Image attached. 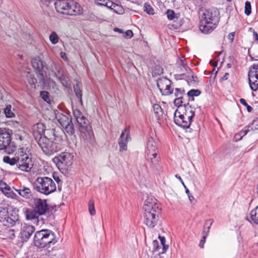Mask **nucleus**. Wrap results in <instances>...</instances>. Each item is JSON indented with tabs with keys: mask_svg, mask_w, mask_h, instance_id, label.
I'll return each mask as SVG.
<instances>
[{
	"mask_svg": "<svg viewBox=\"0 0 258 258\" xmlns=\"http://www.w3.org/2000/svg\"><path fill=\"white\" fill-rule=\"evenodd\" d=\"M201 91L199 90L191 89L187 92L188 97L198 96L200 95Z\"/></svg>",
	"mask_w": 258,
	"mask_h": 258,
	"instance_id": "a18cd8bd",
	"label": "nucleus"
},
{
	"mask_svg": "<svg viewBox=\"0 0 258 258\" xmlns=\"http://www.w3.org/2000/svg\"><path fill=\"white\" fill-rule=\"evenodd\" d=\"M251 220L255 224H258V209L255 208L250 213Z\"/></svg>",
	"mask_w": 258,
	"mask_h": 258,
	"instance_id": "f704fd0d",
	"label": "nucleus"
},
{
	"mask_svg": "<svg viewBox=\"0 0 258 258\" xmlns=\"http://www.w3.org/2000/svg\"><path fill=\"white\" fill-rule=\"evenodd\" d=\"M31 63L33 68L39 72V83L43 85L45 83V78L43 74L41 73L44 67L42 60L39 57H36L32 59Z\"/></svg>",
	"mask_w": 258,
	"mask_h": 258,
	"instance_id": "f3484780",
	"label": "nucleus"
},
{
	"mask_svg": "<svg viewBox=\"0 0 258 258\" xmlns=\"http://www.w3.org/2000/svg\"><path fill=\"white\" fill-rule=\"evenodd\" d=\"M74 90H75V94H76V96L77 97V98L78 99H79L80 102L81 103V104H82L83 101H82V91L80 89L79 85L78 84H77L75 86H74Z\"/></svg>",
	"mask_w": 258,
	"mask_h": 258,
	"instance_id": "4c0bfd02",
	"label": "nucleus"
},
{
	"mask_svg": "<svg viewBox=\"0 0 258 258\" xmlns=\"http://www.w3.org/2000/svg\"><path fill=\"white\" fill-rule=\"evenodd\" d=\"M109 1L110 0H95V4L98 6L107 7V5L106 4V3L108 4V2H109Z\"/></svg>",
	"mask_w": 258,
	"mask_h": 258,
	"instance_id": "3c124183",
	"label": "nucleus"
},
{
	"mask_svg": "<svg viewBox=\"0 0 258 258\" xmlns=\"http://www.w3.org/2000/svg\"><path fill=\"white\" fill-rule=\"evenodd\" d=\"M32 130L33 137L37 142L39 140L43 138L46 128L42 123H37L32 126Z\"/></svg>",
	"mask_w": 258,
	"mask_h": 258,
	"instance_id": "6ab92c4d",
	"label": "nucleus"
},
{
	"mask_svg": "<svg viewBox=\"0 0 258 258\" xmlns=\"http://www.w3.org/2000/svg\"><path fill=\"white\" fill-rule=\"evenodd\" d=\"M9 215L8 210L4 207H0V222L2 224L6 221L8 215Z\"/></svg>",
	"mask_w": 258,
	"mask_h": 258,
	"instance_id": "7c9ffc66",
	"label": "nucleus"
},
{
	"mask_svg": "<svg viewBox=\"0 0 258 258\" xmlns=\"http://www.w3.org/2000/svg\"><path fill=\"white\" fill-rule=\"evenodd\" d=\"M54 5L56 11L63 15L78 16L84 12L80 4L74 1L56 0Z\"/></svg>",
	"mask_w": 258,
	"mask_h": 258,
	"instance_id": "f03ea898",
	"label": "nucleus"
},
{
	"mask_svg": "<svg viewBox=\"0 0 258 258\" xmlns=\"http://www.w3.org/2000/svg\"><path fill=\"white\" fill-rule=\"evenodd\" d=\"M59 37L54 31L52 32L49 35V40L53 44H56L58 42Z\"/></svg>",
	"mask_w": 258,
	"mask_h": 258,
	"instance_id": "ea45409f",
	"label": "nucleus"
},
{
	"mask_svg": "<svg viewBox=\"0 0 258 258\" xmlns=\"http://www.w3.org/2000/svg\"><path fill=\"white\" fill-rule=\"evenodd\" d=\"M52 255L55 256L54 258H64V255L62 252L57 251L55 252L54 253L52 254Z\"/></svg>",
	"mask_w": 258,
	"mask_h": 258,
	"instance_id": "6e6d98bb",
	"label": "nucleus"
},
{
	"mask_svg": "<svg viewBox=\"0 0 258 258\" xmlns=\"http://www.w3.org/2000/svg\"><path fill=\"white\" fill-rule=\"evenodd\" d=\"M175 177L176 178H177L178 179H179V180L182 183V186H183L184 187V188H185L186 194H189V190L187 188V187L185 186V185L184 184V183L182 178H181V177L178 174H176L175 175Z\"/></svg>",
	"mask_w": 258,
	"mask_h": 258,
	"instance_id": "864d4df0",
	"label": "nucleus"
},
{
	"mask_svg": "<svg viewBox=\"0 0 258 258\" xmlns=\"http://www.w3.org/2000/svg\"><path fill=\"white\" fill-rule=\"evenodd\" d=\"M60 57L64 60H67L68 59L67 54L65 52H61L60 53Z\"/></svg>",
	"mask_w": 258,
	"mask_h": 258,
	"instance_id": "0e129e2a",
	"label": "nucleus"
},
{
	"mask_svg": "<svg viewBox=\"0 0 258 258\" xmlns=\"http://www.w3.org/2000/svg\"><path fill=\"white\" fill-rule=\"evenodd\" d=\"M14 109L11 105H7L4 108V112L7 118H13L15 117V114L13 112Z\"/></svg>",
	"mask_w": 258,
	"mask_h": 258,
	"instance_id": "cd10ccee",
	"label": "nucleus"
},
{
	"mask_svg": "<svg viewBox=\"0 0 258 258\" xmlns=\"http://www.w3.org/2000/svg\"><path fill=\"white\" fill-rule=\"evenodd\" d=\"M49 68L53 74V76L57 74L59 70H61L59 64L54 61H53L50 63L49 66Z\"/></svg>",
	"mask_w": 258,
	"mask_h": 258,
	"instance_id": "c756f323",
	"label": "nucleus"
},
{
	"mask_svg": "<svg viewBox=\"0 0 258 258\" xmlns=\"http://www.w3.org/2000/svg\"><path fill=\"white\" fill-rule=\"evenodd\" d=\"M167 17L168 19L172 20L175 18V12L171 10H168L166 12Z\"/></svg>",
	"mask_w": 258,
	"mask_h": 258,
	"instance_id": "8fccbe9b",
	"label": "nucleus"
},
{
	"mask_svg": "<svg viewBox=\"0 0 258 258\" xmlns=\"http://www.w3.org/2000/svg\"><path fill=\"white\" fill-rule=\"evenodd\" d=\"M112 11L113 12L118 14H121L124 12L122 7L118 4L114 6V8H112Z\"/></svg>",
	"mask_w": 258,
	"mask_h": 258,
	"instance_id": "37998d69",
	"label": "nucleus"
},
{
	"mask_svg": "<svg viewBox=\"0 0 258 258\" xmlns=\"http://www.w3.org/2000/svg\"><path fill=\"white\" fill-rule=\"evenodd\" d=\"M253 35L254 36L255 41H256L258 43V34H257V33L254 31Z\"/></svg>",
	"mask_w": 258,
	"mask_h": 258,
	"instance_id": "69168bd1",
	"label": "nucleus"
},
{
	"mask_svg": "<svg viewBox=\"0 0 258 258\" xmlns=\"http://www.w3.org/2000/svg\"><path fill=\"white\" fill-rule=\"evenodd\" d=\"M188 197V199L190 202L192 201V200H194V197L190 194V192L189 191V194H187Z\"/></svg>",
	"mask_w": 258,
	"mask_h": 258,
	"instance_id": "338daca9",
	"label": "nucleus"
},
{
	"mask_svg": "<svg viewBox=\"0 0 258 258\" xmlns=\"http://www.w3.org/2000/svg\"><path fill=\"white\" fill-rule=\"evenodd\" d=\"M35 231V228L32 225H25L21 230V238L23 241H27Z\"/></svg>",
	"mask_w": 258,
	"mask_h": 258,
	"instance_id": "412c9836",
	"label": "nucleus"
},
{
	"mask_svg": "<svg viewBox=\"0 0 258 258\" xmlns=\"http://www.w3.org/2000/svg\"><path fill=\"white\" fill-rule=\"evenodd\" d=\"M34 208L39 215H44L48 210V207L46 200H43L38 198L34 199Z\"/></svg>",
	"mask_w": 258,
	"mask_h": 258,
	"instance_id": "a211bd4d",
	"label": "nucleus"
},
{
	"mask_svg": "<svg viewBox=\"0 0 258 258\" xmlns=\"http://www.w3.org/2000/svg\"><path fill=\"white\" fill-rule=\"evenodd\" d=\"M143 208L144 224L150 228L154 227L158 221L160 211L157 200L152 196L148 197Z\"/></svg>",
	"mask_w": 258,
	"mask_h": 258,
	"instance_id": "f257e3e1",
	"label": "nucleus"
},
{
	"mask_svg": "<svg viewBox=\"0 0 258 258\" xmlns=\"http://www.w3.org/2000/svg\"><path fill=\"white\" fill-rule=\"evenodd\" d=\"M248 76L251 89L256 91L258 90V62L250 66Z\"/></svg>",
	"mask_w": 258,
	"mask_h": 258,
	"instance_id": "9b49d317",
	"label": "nucleus"
},
{
	"mask_svg": "<svg viewBox=\"0 0 258 258\" xmlns=\"http://www.w3.org/2000/svg\"><path fill=\"white\" fill-rule=\"evenodd\" d=\"M159 239L161 241V243L163 246V249L162 253H164L167 250L168 248V245L165 244V238L163 236H161L160 235L159 236Z\"/></svg>",
	"mask_w": 258,
	"mask_h": 258,
	"instance_id": "c03bdc74",
	"label": "nucleus"
},
{
	"mask_svg": "<svg viewBox=\"0 0 258 258\" xmlns=\"http://www.w3.org/2000/svg\"><path fill=\"white\" fill-rule=\"evenodd\" d=\"M73 114L78 124L82 138L87 142L93 144L94 141V136L88 119L78 109L74 110Z\"/></svg>",
	"mask_w": 258,
	"mask_h": 258,
	"instance_id": "20e7f679",
	"label": "nucleus"
},
{
	"mask_svg": "<svg viewBox=\"0 0 258 258\" xmlns=\"http://www.w3.org/2000/svg\"><path fill=\"white\" fill-rule=\"evenodd\" d=\"M174 121L177 125L183 128H188L190 126L192 120L188 119L186 116L181 114H176V112H174Z\"/></svg>",
	"mask_w": 258,
	"mask_h": 258,
	"instance_id": "dca6fc26",
	"label": "nucleus"
},
{
	"mask_svg": "<svg viewBox=\"0 0 258 258\" xmlns=\"http://www.w3.org/2000/svg\"><path fill=\"white\" fill-rule=\"evenodd\" d=\"M56 242L55 234L49 230L43 229L38 231L34 235V245L39 248L46 247L48 249Z\"/></svg>",
	"mask_w": 258,
	"mask_h": 258,
	"instance_id": "39448f33",
	"label": "nucleus"
},
{
	"mask_svg": "<svg viewBox=\"0 0 258 258\" xmlns=\"http://www.w3.org/2000/svg\"><path fill=\"white\" fill-rule=\"evenodd\" d=\"M179 64L183 66V67L186 70L187 73H189L191 72V69L186 66V63H185L182 60L180 59L179 60Z\"/></svg>",
	"mask_w": 258,
	"mask_h": 258,
	"instance_id": "5fc2aeb1",
	"label": "nucleus"
},
{
	"mask_svg": "<svg viewBox=\"0 0 258 258\" xmlns=\"http://www.w3.org/2000/svg\"><path fill=\"white\" fill-rule=\"evenodd\" d=\"M106 4L107 5V6L106 7L109 8V9L111 10L112 11V8H114V6H115L116 5H117L116 4H115L110 1H109V2H108V4L106 3Z\"/></svg>",
	"mask_w": 258,
	"mask_h": 258,
	"instance_id": "bf43d9fd",
	"label": "nucleus"
},
{
	"mask_svg": "<svg viewBox=\"0 0 258 258\" xmlns=\"http://www.w3.org/2000/svg\"><path fill=\"white\" fill-rule=\"evenodd\" d=\"M17 160L18 158L15 155V157L11 158L8 156H5L3 158V161L7 164H10L11 166L16 165L17 166Z\"/></svg>",
	"mask_w": 258,
	"mask_h": 258,
	"instance_id": "c85d7f7f",
	"label": "nucleus"
},
{
	"mask_svg": "<svg viewBox=\"0 0 258 258\" xmlns=\"http://www.w3.org/2000/svg\"><path fill=\"white\" fill-rule=\"evenodd\" d=\"M36 190L45 195H48L56 189L54 181L48 177H38L35 182Z\"/></svg>",
	"mask_w": 258,
	"mask_h": 258,
	"instance_id": "0eeeda50",
	"label": "nucleus"
},
{
	"mask_svg": "<svg viewBox=\"0 0 258 258\" xmlns=\"http://www.w3.org/2000/svg\"><path fill=\"white\" fill-rule=\"evenodd\" d=\"M157 86L163 95H168L173 92V89L171 88V81L166 78L158 79Z\"/></svg>",
	"mask_w": 258,
	"mask_h": 258,
	"instance_id": "ddd939ff",
	"label": "nucleus"
},
{
	"mask_svg": "<svg viewBox=\"0 0 258 258\" xmlns=\"http://www.w3.org/2000/svg\"><path fill=\"white\" fill-rule=\"evenodd\" d=\"M88 210L91 215L93 216L96 214V211L94 207V201L93 199H90L89 202Z\"/></svg>",
	"mask_w": 258,
	"mask_h": 258,
	"instance_id": "e433bc0d",
	"label": "nucleus"
},
{
	"mask_svg": "<svg viewBox=\"0 0 258 258\" xmlns=\"http://www.w3.org/2000/svg\"><path fill=\"white\" fill-rule=\"evenodd\" d=\"M40 95L45 101L48 102L49 100L48 92L46 91H42L41 92Z\"/></svg>",
	"mask_w": 258,
	"mask_h": 258,
	"instance_id": "603ef678",
	"label": "nucleus"
},
{
	"mask_svg": "<svg viewBox=\"0 0 258 258\" xmlns=\"http://www.w3.org/2000/svg\"><path fill=\"white\" fill-rule=\"evenodd\" d=\"M241 104L246 107L247 110L248 112H250L252 110V107L248 105L245 99L241 98L239 100Z\"/></svg>",
	"mask_w": 258,
	"mask_h": 258,
	"instance_id": "09e8293b",
	"label": "nucleus"
},
{
	"mask_svg": "<svg viewBox=\"0 0 258 258\" xmlns=\"http://www.w3.org/2000/svg\"><path fill=\"white\" fill-rule=\"evenodd\" d=\"M37 143L43 153L47 155H52L59 150L58 145L53 142V140H49L46 137L39 140Z\"/></svg>",
	"mask_w": 258,
	"mask_h": 258,
	"instance_id": "9d476101",
	"label": "nucleus"
},
{
	"mask_svg": "<svg viewBox=\"0 0 258 258\" xmlns=\"http://www.w3.org/2000/svg\"><path fill=\"white\" fill-rule=\"evenodd\" d=\"M245 10L244 13L245 14L248 16L251 13V4L249 1H246L245 3Z\"/></svg>",
	"mask_w": 258,
	"mask_h": 258,
	"instance_id": "49530a36",
	"label": "nucleus"
},
{
	"mask_svg": "<svg viewBox=\"0 0 258 258\" xmlns=\"http://www.w3.org/2000/svg\"><path fill=\"white\" fill-rule=\"evenodd\" d=\"M176 114H181L186 116L187 118L192 120L195 116V108L192 107L189 103L184 104L183 106H179L175 111Z\"/></svg>",
	"mask_w": 258,
	"mask_h": 258,
	"instance_id": "2eb2a0df",
	"label": "nucleus"
},
{
	"mask_svg": "<svg viewBox=\"0 0 258 258\" xmlns=\"http://www.w3.org/2000/svg\"><path fill=\"white\" fill-rule=\"evenodd\" d=\"M8 236L10 239H14L15 237L14 230L11 229L8 231Z\"/></svg>",
	"mask_w": 258,
	"mask_h": 258,
	"instance_id": "13d9d810",
	"label": "nucleus"
},
{
	"mask_svg": "<svg viewBox=\"0 0 258 258\" xmlns=\"http://www.w3.org/2000/svg\"><path fill=\"white\" fill-rule=\"evenodd\" d=\"M46 133L44 134L43 137H46L49 140H55L56 138V135L55 134V131L53 129H48L46 130Z\"/></svg>",
	"mask_w": 258,
	"mask_h": 258,
	"instance_id": "473e14b6",
	"label": "nucleus"
},
{
	"mask_svg": "<svg viewBox=\"0 0 258 258\" xmlns=\"http://www.w3.org/2000/svg\"><path fill=\"white\" fill-rule=\"evenodd\" d=\"M158 153V148L157 144L155 140L152 137H149L147 139L146 143V154H153Z\"/></svg>",
	"mask_w": 258,
	"mask_h": 258,
	"instance_id": "b1692460",
	"label": "nucleus"
},
{
	"mask_svg": "<svg viewBox=\"0 0 258 258\" xmlns=\"http://www.w3.org/2000/svg\"><path fill=\"white\" fill-rule=\"evenodd\" d=\"M55 118L61 126L64 128L66 132L72 136L75 133L74 124L72 121L71 116L67 113H62L58 110L54 111Z\"/></svg>",
	"mask_w": 258,
	"mask_h": 258,
	"instance_id": "1a4fd4ad",
	"label": "nucleus"
},
{
	"mask_svg": "<svg viewBox=\"0 0 258 258\" xmlns=\"http://www.w3.org/2000/svg\"><path fill=\"white\" fill-rule=\"evenodd\" d=\"M183 100V97H176L174 100V104L175 106H177V108L179 106H183V105H182V103L184 102Z\"/></svg>",
	"mask_w": 258,
	"mask_h": 258,
	"instance_id": "de8ad7c7",
	"label": "nucleus"
},
{
	"mask_svg": "<svg viewBox=\"0 0 258 258\" xmlns=\"http://www.w3.org/2000/svg\"><path fill=\"white\" fill-rule=\"evenodd\" d=\"M3 224L7 226H13L18 222V217L17 216H14L13 215H8L6 219Z\"/></svg>",
	"mask_w": 258,
	"mask_h": 258,
	"instance_id": "393cba45",
	"label": "nucleus"
},
{
	"mask_svg": "<svg viewBox=\"0 0 258 258\" xmlns=\"http://www.w3.org/2000/svg\"><path fill=\"white\" fill-rule=\"evenodd\" d=\"M13 188L20 196L26 199H30L33 196L31 189L24 185L14 186Z\"/></svg>",
	"mask_w": 258,
	"mask_h": 258,
	"instance_id": "aec40b11",
	"label": "nucleus"
},
{
	"mask_svg": "<svg viewBox=\"0 0 258 258\" xmlns=\"http://www.w3.org/2000/svg\"><path fill=\"white\" fill-rule=\"evenodd\" d=\"M153 110L155 116L157 119H159L163 114V111L161 107L158 104H155L153 105Z\"/></svg>",
	"mask_w": 258,
	"mask_h": 258,
	"instance_id": "2f4dec72",
	"label": "nucleus"
},
{
	"mask_svg": "<svg viewBox=\"0 0 258 258\" xmlns=\"http://www.w3.org/2000/svg\"><path fill=\"white\" fill-rule=\"evenodd\" d=\"M146 156L147 160L151 162V167L153 169L160 171L161 168L159 165L160 157L158 156L157 153L147 154Z\"/></svg>",
	"mask_w": 258,
	"mask_h": 258,
	"instance_id": "5701e85b",
	"label": "nucleus"
},
{
	"mask_svg": "<svg viewBox=\"0 0 258 258\" xmlns=\"http://www.w3.org/2000/svg\"><path fill=\"white\" fill-rule=\"evenodd\" d=\"M73 156L68 152L61 153L58 156L55 157L53 162L58 166L69 167L72 165Z\"/></svg>",
	"mask_w": 258,
	"mask_h": 258,
	"instance_id": "f8f14e48",
	"label": "nucleus"
},
{
	"mask_svg": "<svg viewBox=\"0 0 258 258\" xmlns=\"http://www.w3.org/2000/svg\"><path fill=\"white\" fill-rule=\"evenodd\" d=\"M54 76L57 78L64 87H68L70 85V79L67 73L63 69L59 70Z\"/></svg>",
	"mask_w": 258,
	"mask_h": 258,
	"instance_id": "4be33fe9",
	"label": "nucleus"
},
{
	"mask_svg": "<svg viewBox=\"0 0 258 258\" xmlns=\"http://www.w3.org/2000/svg\"><path fill=\"white\" fill-rule=\"evenodd\" d=\"M3 192L8 198L15 199L17 197V195L12 191L9 185L8 187L6 188V190L3 191Z\"/></svg>",
	"mask_w": 258,
	"mask_h": 258,
	"instance_id": "c9c22d12",
	"label": "nucleus"
},
{
	"mask_svg": "<svg viewBox=\"0 0 258 258\" xmlns=\"http://www.w3.org/2000/svg\"><path fill=\"white\" fill-rule=\"evenodd\" d=\"M205 242L204 241H200V243H199V246L202 248H203L204 247V244H205Z\"/></svg>",
	"mask_w": 258,
	"mask_h": 258,
	"instance_id": "774afa93",
	"label": "nucleus"
},
{
	"mask_svg": "<svg viewBox=\"0 0 258 258\" xmlns=\"http://www.w3.org/2000/svg\"><path fill=\"white\" fill-rule=\"evenodd\" d=\"M213 222V220L212 219H209L206 221V222L205 223V226L208 225V224L209 225L208 226L207 230H206L205 228H204L203 235H204V236L207 237V236L209 234V230L211 228V226Z\"/></svg>",
	"mask_w": 258,
	"mask_h": 258,
	"instance_id": "58836bf2",
	"label": "nucleus"
},
{
	"mask_svg": "<svg viewBox=\"0 0 258 258\" xmlns=\"http://www.w3.org/2000/svg\"><path fill=\"white\" fill-rule=\"evenodd\" d=\"M172 94H173L176 97H183V95L185 94V91L183 89L175 88L174 90L173 89Z\"/></svg>",
	"mask_w": 258,
	"mask_h": 258,
	"instance_id": "a19ab883",
	"label": "nucleus"
},
{
	"mask_svg": "<svg viewBox=\"0 0 258 258\" xmlns=\"http://www.w3.org/2000/svg\"><path fill=\"white\" fill-rule=\"evenodd\" d=\"M0 150H4L8 154L17 150L15 144L11 141V134L5 129L0 128Z\"/></svg>",
	"mask_w": 258,
	"mask_h": 258,
	"instance_id": "6e6552de",
	"label": "nucleus"
},
{
	"mask_svg": "<svg viewBox=\"0 0 258 258\" xmlns=\"http://www.w3.org/2000/svg\"><path fill=\"white\" fill-rule=\"evenodd\" d=\"M153 249L154 250H157L159 247V242L157 240H155L153 242Z\"/></svg>",
	"mask_w": 258,
	"mask_h": 258,
	"instance_id": "052dcab7",
	"label": "nucleus"
},
{
	"mask_svg": "<svg viewBox=\"0 0 258 258\" xmlns=\"http://www.w3.org/2000/svg\"><path fill=\"white\" fill-rule=\"evenodd\" d=\"M181 76L183 78L185 77L187 82L188 84L192 86H195L198 83V78L197 76H195L192 74L190 75L185 76V74H181Z\"/></svg>",
	"mask_w": 258,
	"mask_h": 258,
	"instance_id": "a878e982",
	"label": "nucleus"
},
{
	"mask_svg": "<svg viewBox=\"0 0 258 258\" xmlns=\"http://www.w3.org/2000/svg\"><path fill=\"white\" fill-rule=\"evenodd\" d=\"M202 18L203 19L201 22L200 30L205 34L210 33L219 22V12L215 8L206 10L203 14Z\"/></svg>",
	"mask_w": 258,
	"mask_h": 258,
	"instance_id": "7ed1b4c3",
	"label": "nucleus"
},
{
	"mask_svg": "<svg viewBox=\"0 0 258 258\" xmlns=\"http://www.w3.org/2000/svg\"><path fill=\"white\" fill-rule=\"evenodd\" d=\"M8 187L7 183L2 180L0 181V190L2 192L4 190H6V188Z\"/></svg>",
	"mask_w": 258,
	"mask_h": 258,
	"instance_id": "4d7b16f0",
	"label": "nucleus"
},
{
	"mask_svg": "<svg viewBox=\"0 0 258 258\" xmlns=\"http://www.w3.org/2000/svg\"><path fill=\"white\" fill-rule=\"evenodd\" d=\"M130 135V127H125L121 132L118 144L120 151H125L127 150V144L131 140Z\"/></svg>",
	"mask_w": 258,
	"mask_h": 258,
	"instance_id": "4468645a",
	"label": "nucleus"
},
{
	"mask_svg": "<svg viewBox=\"0 0 258 258\" xmlns=\"http://www.w3.org/2000/svg\"><path fill=\"white\" fill-rule=\"evenodd\" d=\"M235 36V32H231L228 35V39L230 41V42H233V39Z\"/></svg>",
	"mask_w": 258,
	"mask_h": 258,
	"instance_id": "680f3d73",
	"label": "nucleus"
},
{
	"mask_svg": "<svg viewBox=\"0 0 258 258\" xmlns=\"http://www.w3.org/2000/svg\"><path fill=\"white\" fill-rule=\"evenodd\" d=\"M40 215L34 208L33 210H28L26 211V218L28 220L36 219Z\"/></svg>",
	"mask_w": 258,
	"mask_h": 258,
	"instance_id": "bb28decb",
	"label": "nucleus"
},
{
	"mask_svg": "<svg viewBox=\"0 0 258 258\" xmlns=\"http://www.w3.org/2000/svg\"><path fill=\"white\" fill-rule=\"evenodd\" d=\"M125 35L128 38H131L133 36V32L132 30H128L125 32Z\"/></svg>",
	"mask_w": 258,
	"mask_h": 258,
	"instance_id": "e2e57ef3",
	"label": "nucleus"
},
{
	"mask_svg": "<svg viewBox=\"0 0 258 258\" xmlns=\"http://www.w3.org/2000/svg\"><path fill=\"white\" fill-rule=\"evenodd\" d=\"M26 78L28 82L32 86V87L35 88V83L36 79L34 78V75L28 72L26 75Z\"/></svg>",
	"mask_w": 258,
	"mask_h": 258,
	"instance_id": "72a5a7b5",
	"label": "nucleus"
},
{
	"mask_svg": "<svg viewBox=\"0 0 258 258\" xmlns=\"http://www.w3.org/2000/svg\"><path fill=\"white\" fill-rule=\"evenodd\" d=\"M15 155L18 158L17 167L22 171L28 172L33 166L31 158L29 157L28 151L26 148H20L16 151Z\"/></svg>",
	"mask_w": 258,
	"mask_h": 258,
	"instance_id": "423d86ee",
	"label": "nucleus"
},
{
	"mask_svg": "<svg viewBox=\"0 0 258 258\" xmlns=\"http://www.w3.org/2000/svg\"><path fill=\"white\" fill-rule=\"evenodd\" d=\"M144 11L149 15H153L154 14V9L148 3H145L144 4Z\"/></svg>",
	"mask_w": 258,
	"mask_h": 258,
	"instance_id": "79ce46f5",
	"label": "nucleus"
}]
</instances>
